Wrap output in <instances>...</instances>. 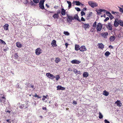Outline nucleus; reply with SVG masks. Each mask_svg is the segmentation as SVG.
Segmentation results:
<instances>
[{"mask_svg":"<svg viewBox=\"0 0 123 123\" xmlns=\"http://www.w3.org/2000/svg\"><path fill=\"white\" fill-rule=\"evenodd\" d=\"M103 116L101 113L100 112H99V118L100 119H102L103 118Z\"/></svg>","mask_w":123,"mask_h":123,"instance_id":"58836bf2","label":"nucleus"},{"mask_svg":"<svg viewBox=\"0 0 123 123\" xmlns=\"http://www.w3.org/2000/svg\"><path fill=\"white\" fill-rule=\"evenodd\" d=\"M74 2L76 3V5L77 6H80V3L79 1H75Z\"/></svg>","mask_w":123,"mask_h":123,"instance_id":"4c0bfd02","label":"nucleus"},{"mask_svg":"<svg viewBox=\"0 0 123 123\" xmlns=\"http://www.w3.org/2000/svg\"><path fill=\"white\" fill-rule=\"evenodd\" d=\"M56 41L55 40H53L51 44L52 46L53 47H56L57 46L56 44Z\"/></svg>","mask_w":123,"mask_h":123,"instance_id":"2eb2a0df","label":"nucleus"},{"mask_svg":"<svg viewBox=\"0 0 123 123\" xmlns=\"http://www.w3.org/2000/svg\"><path fill=\"white\" fill-rule=\"evenodd\" d=\"M118 19H116L114 22V25L116 27H117L119 25V23L118 22Z\"/></svg>","mask_w":123,"mask_h":123,"instance_id":"9b49d317","label":"nucleus"},{"mask_svg":"<svg viewBox=\"0 0 123 123\" xmlns=\"http://www.w3.org/2000/svg\"><path fill=\"white\" fill-rule=\"evenodd\" d=\"M29 84H30L29 83H28V84H25V85H26L27 87H29V86H28L29 85Z\"/></svg>","mask_w":123,"mask_h":123,"instance_id":"69168bd1","label":"nucleus"},{"mask_svg":"<svg viewBox=\"0 0 123 123\" xmlns=\"http://www.w3.org/2000/svg\"><path fill=\"white\" fill-rule=\"evenodd\" d=\"M92 15V13L91 12H90L88 14H87V16L86 17V19L87 20H88L90 19V17Z\"/></svg>","mask_w":123,"mask_h":123,"instance_id":"dca6fc26","label":"nucleus"},{"mask_svg":"<svg viewBox=\"0 0 123 123\" xmlns=\"http://www.w3.org/2000/svg\"><path fill=\"white\" fill-rule=\"evenodd\" d=\"M98 11V12H100L101 13V12H103L104 13H105L106 12V11L105 10L103 9H99Z\"/></svg>","mask_w":123,"mask_h":123,"instance_id":"c756f323","label":"nucleus"},{"mask_svg":"<svg viewBox=\"0 0 123 123\" xmlns=\"http://www.w3.org/2000/svg\"><path fill=\"white\" fill-rule=\"evenodd\" d=\"M81 16H83L84 15H85V12H84L83 11H81Z\"/></svg>","mask_w":123,"mask_h":123,"instance_id":"8fccbe9b","label":"nucleus"},{"mask_svg":"<svg viewBox=\"0 0 123 123\" xmlns=\"http://www.w3.org/2000/svg\"><path fill=\"white\" fill-rule=\"evenodd\" d=\"M44 0H42L40 1L39 3V5L44 4Z\"/></svg>","mask_w":123,"mask_h":123,"instance_id":"c9c22d12","label":"nucleus"},{"mask_svg":"<svg viewBox=\"0 0 123 123\" xmlns=\"http://www.w3.org/2000/svg\"><path fill=\"white\" fill-rule=\"evenodd\" d=\"M30 4L32 6H33L34 5V4L32 1H31L30 3Z\"/></svg>","mask_w":123,"mask_h":123,"instance_id":"4d7b16f0","label":"nucleus"},{"mask_svg":"<svg viewBox=\"0 0 123 123\" xmlns=\"http://www.w3.org/2000/svg\"><path fill=\"white\" fill-rule=\"evenodd\" d=\"M42 50L40 48H38L35 50V54L37 55H39L42 53Z\"/></svg>","mask_w":123,"mask_h":123,"instance_id":"20e7f679","label":"nucleus"},{"mask_svg":"<svg viewBox=\"0 0 123 123\" xmlns=\"http://www.w3.org/2000/svg\"><path fill=\"white\" fill-rule=\"evenodd\" d=\"M17 46L18 48H21L22 46V45L20 43L17 42L16 43Z\"/></svg>","mask_w":123,"mask_h":123,"instance_id":"a878e982","label":"nucleus"},{"mask_svg":"<svg viewBox=\"0 0 123 123\" xmlns=\"http://www.w3.org/2000/svg\"><path fill=\"white\" fill-rule=\"evenodd\" d=\"M110 54V53L109 51H107L105 53V56H108Z\"/></svg>","mask_w":123,"mask_h":123,"instance_id":"2f4dec72","label":"nucleus"},{"mask_svg":"<svg viewBox=\"0 0 123 123\" xmlns=\"http://www.w3.org/2000/svg\"><path fill=\"white\" fill-rule=\"evenodd\" d=\"M6 98L4 94H1L0 95V102L5 104L6 103Z\"/></svg>","mask_w":123,"mask_h":123,"instance_id":"f257e3e1","label":"nucleus"},{"mask_svg":"<svg viewBox=\"0 0 123 123\" xmlns=\"http://www.w3.org/2000/svg\"><path fill=\"white\" fill-rule=\"evenodd\" d=\"M18 53H16L14 55V57L15 59H18Z\"/></svg>","mask_w":123,"mask_h":123,"instance_id":"f704fd0d","label":"nucleus"},{"mask_svg":"<svg viewBox=\"0 0 123 123\" xmlns=\"http://www.w3.org/2000/svg\"><path fill=\"white\" fill-rule=\"evenodd\" d=\"M115 103L117 104V105L119 107H121V106L122 103L120 100H117L115 102Z\"/></svg>","mask_w":123,"mask_h":123,"instance_id":"a211bd4d","label":"nucleus"},{"mask_svg":"<svg viewBox=\"0 0 123 123\" xmlns=\"http://www.w3.org/2000/svg\"><path fill=\"white\" fill-rule=\"evenodd\" d=\"M73 71L75 74H77L78 71L76 69H74L73 70Z\"/></svg>","mask_w":123,"mask_h":123,"instance_id":"79ce46f5","label":"nucleus"},{"mask_svg":"<svg viewBox=\"0 0 123 123\" xmlns=\"http://www.w3.org/2000/svg\"><path fill=\"white\" fill-rule=\"evenodd\" d=\"M33 97H37L38 98H41V97L40 96H39L38 95H37V94L36 93L35 94V95H33Z\"/></svg>","mask_w":123,"mask_h":123,"instance_id":"72a5a7b5","label":"nucleus"},{"mask_svg":"<svg viewBox=\"0 0 123 123\" xmlns=\"http://www.w3.org/2000/svg\"><path fill=\"white\" fill-rule=\"evenodd\" d=\"M98 11V12H100L101 13V12H103L104 13H105L106 12V11L105 10L103 9H99Z\"/></svg>","mask_w":123,"mask_h":123,"instance_id":"c85d7f7f","label":"nucleus"},{"mask_svg":"<svg viewBox=\"0 0 123 123\" xmlns=\"http://www.w3.org/2000/svg\"><path fill=\"white\" fill-rule=\"evenodd\" d=\"M0 43H2L3 44H6V43L2 39H0Z\"/></svg>","mask_w":123,"mask_h":123,"instance_id":"49530a36","label":"nucleus"},{"mask_svg":"<svg viewBox=\"0 0 123 123\" xmlns=\"http://www.w3.org/2000/svg\"><path fill=\"white\" fill-rule=\"evenodd\" d=\"M106 28L109 30H111L112 29V25L110 23H108V25H107L106 26Z\"/></svg>","mask_w":123,"mask_h":123,"instance_id":"6e6552de","label":"nucleus"},{"mask_svg":"<svg viewBox=\"0 0 123 123\" xmlns=\"http://www.w3.org/2000/svg\"><path fill=\"white\" fill-rule=\"evenodd\" d=\"M39 7L40 8L42 9H44V4L39 5Z\"/></svg>","mask_w":123,"mask_h":123,"instance_id":"e433bc0d","label":"nucleus"},{"mask_svg":"<svg viewBox=\"0 0 123 123\" xmlns=\"http://www.w3.org/2000/svg\"><path fill=\"white\" fill-rule=\"evenodd\" d=\"M74 20V19H76L79 22H81L80 20L79 19V17L77 14H75L74 15V17H73Z\"/></svg>","mask_w":123,"mask_h":123,"instance_id":"4468645a","label":"nucleus"},{"mask_svg":"<svg viewBox=\"0 0 123 123\" xmlns=\"http://www.w3.org/2000/svg\"><path fill=\"white\" fill-rule=\"evenodd\" d=\"M100 34L102 37L105 38H107V36L108 35V34L107 32H104L101 33Z\"/></svg>","mask_w":123,"mask_h":123,"instance_id":"0eeeda50","label":"nucleus"},{"mask_svg":"<svg viewBox=\"0 0 123 123\" xmlns=\"http://www.w3.org/2000/svg\"><path fill=\"white\" fill-rule=\"evenodd\" d=\"M34 3H35L37 4L39 2V0H33Z\"/></svg>","mask_w":123,"mask_h":123,"instance_id":"de8ad7c7","label":"nucleus"},{"mask_svg":"<svg viewBox=\"0 0 123 123\" xmlns=\"http://www.w3.org/2000/svg\"><path fill=\"white\" fill-rule=\"evenodd\" d=\"M75 9L78 11H80V9L78 7H75Z\"/></svg>","mask_w":123,"mask_h":123,"instance_id":"3c124183","label":"nucleus"},{"mask_svg":"<svg viewBox=\"0 0 123 123\" xmlns=\"http://www.w3.org/2000/svg\"><path fill=\"white\" fill-rule=\"evenodd\" d=\"M103 27V25L100 23H98L97 25L96 29L98 32H100L102 30Z\"/></svg>","mask_w":123,"mask_h":123,"instance_id":"f03ea898","label":"nucleus"},{"mask_svg":"<svg viewBox=\"0 0 123 123\" xmlns=\"http://www.w3.org/2000/svg\"><path fill=\"white\" fill-rule=\"evenodd\" d=\"M59 17V14L57 13H55L53 16V17L55 19L58 18Z\"/></svg>","mask_w":123,"mask_h":123,"instance_id":"5701e85b","label":"nucleus"},{"mask_svg":"<svg viewBox=\"0 0 123 123\" xmlns=\"http://www.w3.org/2000/svg\"><path fill=\"white\" fill-rule=\"evenodd\" d=\"M64 34L65 35L67 36L69 35V33L68 31H64L63 32Z\"/></svg>","mask_w":123,"mask_h":123,"instance_id":"c03bdc74","label":"nucleus"},{"mask_svg":"<svg viewBox=\"0 0 123 123\" xmlns=\"http://www.w3.org/2000/svg\"><path fill=\"white\" fill-rule=\"evenodd\" d=\"M73 103L75 104H77V102L74 100L73 101Z\"/></svg>","mask_w":123,"mask_h":123,"instance_id":"0e129e2a","label":"nucleus"},{"mask_svg":"<svg viewBox=\"0 0 123 123\" xmlns=\"http://www.w3.org/2000/svg\"><path fill=\"white\" fill-rule=\"evenodd\" d=\"M71 62L72 64H79L81 63V62L78 60H77L75 59L72 60Z\"/></svg>","mask_w":123,"mask_h":123,"instance_id":"1a4fd4ad","label":"nucleus"},{"mask_svg":"<svg viewBox=\"0 0 123 123\" xmlns=\"http://www.w3.org/2000/svg\"><path fill=\"white\" fill-rule=\"evenodd\" d=\"M67 21L68 22L70 23L72 21V20H74L73 17L72 16L67 15Z\"/></svg>","mask_w":123,"mask_h":123,"instance_id":"423d86ee","label":"nucleus"},{"mask_svg":"<svg viewBox=\"0 0 123 123\" xmlns=\"http://www.w3.org/2000/svg\"><path fill=\"white\" fill-rule=\"evenodd\" d=\"M62 86H57V90H61Z\"/></svg>","mask_w":123,"mask_h":123,"instance_id":"a18cd8bd","label":"nucleus"},{"mask_svg":"<svg viewBox=\"0 0 123 123\" xmlns=\"http://www.w3.org/2000/svg\"><path fill=\"white\" fill-rule=\"evenodd\" d=\"M65 89V87H62V86L61 88V90H64Z\"/></svg>","mask_w":123,"mask_h":123,"instance_id":"680f3d73","label":"nucleus"},{"mask_svg":"<svg viewBox=\"0 0 123 123\" xmlns=\"http://www.w3.org/2000/svg\"><path fill=\"white\" fill-rule=\"evenodd\" d=\"M77 74H81V72L80 71H78V73H77Z\"/></svg>","mask_w":123,"mask_h":123,"instance_id":"e2e57ef3","label":"nucleus"},{"mask_svg":"<svg viewBox=\"0 0 123 123\" xmlns=\"http://www.w3.org/2000/svg\"><path fill=\"white\" fill-rule=\"evenodd\" d=\"M47 96H48V95H47L46 96H43V98H42V100L43 101H44L45 102H46V101H45V98H47Z\"/></svg>","mask_w":123,"mask_h":123,"instance_id":"37998d69","label":"nucleus"},{"mask_svg":"<svg viewBox=\"0 0 123 123\" xmlns=\"http://www.w3.org/2000/svg\"><path fill=\"white\" fill-rule=\"evenodd\" d=\"M19 108L22 109H23V108L25 109L26 108H27V106H25L24 105H22V104L21 105L19 106Z\"/></svg>","mask_w":123,"mask_h":123,"instance_id":"bb28decb","label":"nucleus"},{"mask_svg":"<svg viewBox=\"0 0 123 123\" xmlns=\"http://www.w3.org/2000/svg\"><path fill=\"white\" fill-rule=\"evenodd\" d=\"M80 50L81 51H84L86 50V49L84 46H82L80 48Z\"/></svg>","mask_w":123,"mask_h":123,"instance_id":"9d476101","label":"nucleus"},{"mask_svg":"<svg viewBox=\"0 0 123 123\" xmlns=\"http://www.w3.org/2000/svg\"><path fill=\"white\" fill-rule=\"evenodd\" d=\"M109 93L108 92L105 90L103 91V94L106 96H107L109 95Z\"/></svg>","mask_w":123,"mask_h":123,"instance_id":"4be33fe9","label":"nucleus"},{"mask_svg":"<svg viewBox=\"0 0 123 123\" xmlns=\"http://www.w3.org/2000/svg\"><path fill=\"white\" fill-rule=\"evenodd\" d=\"M68 71H72V69L71 68H68Z\"/></svg>","mask_w":123,"mask_h":123,"instance_id":"774afa93","label":"nucleus"},{"mask_svg":"<svg viewBox=\"0 0 123 123\" xmlns=\"http://www.w3.org/2000/svg\"><path fill=\"white\" fill-rule=\"evenodd\" d=\"M98 46L99 48L103 49L104 48V45L102 43H99L98 44Z\"/></svg>","mask_w":123,"mask_h":123,"instance_id":"ddd939ff","label":"nucleus"},{"mask_svg":"<svg viewBox=\"0 0 123 123\" xmlns=\"http://www.w3.org/2000/svg\"><path fill=\"white\" fill-rule=\"evenodd\" d=\"M109 17L111 19H112L114 18L113 16L111 14L110 16Z\"/></svg>","mask_w":123,"mask_h":123,"instance_id":"6e6d98bb","label":"nucleus"},{"mask_svg":"<svg viewBox=\"0 0 123 123\" xmlns=\"http://www.w3.org/2000/svg\"><path fill=\"white\" fill-rule=\"evenodd\" d=\"M79 46L78 45L76 44L75 45V50H76L78 51L80 50Z\"/></svg>","mask_w":123,"mask_h":123,"instance_id":"393cba45","label":"nucleus"},{"mask_svg":"<svg viewBox=\"0 0 123 123\" xmlns=\"http://www.w3.org/2000/svg\"><path fill=\"white\" fill-rule=\"evenodd\" d=\"M118 22L119 23V24L121 26L123 27V22L122 20H120L118 21Z\"/></svg>","mask_w":123,"mask_h":123,"instance_id":"7c9ffc66","label":"nucleus"},{"mask_svg":"<svg viewBox=\"0 0 123 123\" xmlns=\"http://www.w3.org/2000/svg\"><path fill=\"white\" fill-rule=\"evenodd\" d=\"M82 26L85 30L87 28H89L90 27V25L88 24H83Z\"/></svg>","mask_w":123,"mask_h":123,"instance_id":"f8f14e48","label":"nucleus"},{"mask_svg":"<svg viewBox=\"0 0 123 123\" xmlns=\"http://www.w3.org/2000/svg\"><path fill=\"white\" fill-rule=\"evenodd\" d=\"M115 39V37L114 36H111L109 38L110 41L111 42L113 41Z\"/></svg>","mask_w":123,"mask_h":123,"instance_id":"f3484780","label":"nucleus"},{"mask_svg":"<svg viewBox=\"0 0 123 123\" xmlns=\"http://www.w3.org/2000/svg\"><path fill=\"white\" fill-rule=\"evenodd\" d=\"M88 4L92 7L93 8L98 6V4L95 2L90 1L88 2Z\"/></svg>","mask_w":123,"mask_h":123,"instance_id":"7ed1b4c3","label":"nucleus"},{"mask_svg":"<svg viewBox=\"0 0 123 123\" xmlns=\"http://www.w3.org/2000/svg\"><path fill=\"white\" fill-rule=\"evenodd\" d=\"M55 78L56 79V80L57 81L60 78V77L59 75H55Z\"/></svg>","mask_w":123,"mask_h":123,"instance_id":"473e14b6","label":"nucleus"},{"mask_svg":"<svg viewBox=\"0 0 123 123\" xmlns=\"http://www.w3.org/2000/svg\"><path fill=\"white\" fill-rule=\"evenodd\" d=\"M118 7L119 8L120 11L122 13H123V8H122L120 7Z\"/></svg>","mask_w":123,"mask_h":123,"instance_id":"09e8293b","label":"nucleus"},{"mask_svg":"<svg viewBox=\"0 0 123 123\" xmlns=\"http://www.w3.org/2000/svg\"><path fill=\"white\" fill-rule=\"evenodd\" d=\"M83 75L84 77H87L89 76L88 73L87 72H85L83 74Z\"/></svg>","mask_w":123,"mask_h":123,"instance_id":"aec40b11","label":"nucleus"},{"mask_svg":"<svg viewBox=\"0 0 123 123\" xmlns=\"http://www.w3.org/2000/svg\"><path fill=\"white\" fill-rule=\"evenodd\" d=\"M9 25L7 24H6L3 26L4 29L6 30H8Z\"/></svg>","mask_w":123,"mask_h":123,"instance_id":"6ab92c4d","label":"nucleus"},{"mask_svg":"<svg viewBox=\"0 0 123 123\" xmlns=\"http://www.w3.org/2000/svg\"><path fill=\"white\" fill-rule=\"evenodd\" d=\"M106 15L109 17L111 14L109 12L106 11Z\"/></svg>","mask_w":123,"mask_h":123,"instance_id":"a19ab883","label":"nucleus"},{"mask_svg":"<svg viewBox=\"0 0 123 123\" xmlns=\"http://www.w3.org/2000/svg\"><path fill=\"white\" fill-rule=\"evenodd\" d=\"M111 13L113 14H115V13L117 14H118V12H114L113 11H112L111 12Z\"/></svg>","mask_w":123,"mask_h":123,"instance_id":"603ef678","label":"nucleus"},{"mask_svg":"<svg viewBox=\"0 0 123 123\" xmlns=\"http://www.w3.org/2000/svg\"><path fill=\"white\" fill-rule=\"evenodd\" d=\"M65 46H66V47L67 48V46H68V43H66L65 44Z\"/></svg>","mask_w":123,"mask_h":123,"instance_id":"338daca9","label":"nucleus"},{"mask_svg":"<svg viewBox=\"0 0 123 123\" xmlns=\"http://www.w3.org/2000/svg\"><path fill=\"white\" fill-rule=\"evenodd\" d=\"M67 2L68 4V7L69 9L70 8L71 6V3L70 1H67Z\"/></svg>","mask_w":123,"mask_h":123,"instance_id":"cd10ccee","label":"nucleus"},{"mask_svg":"<svg viewBox=\"0 0 123 123\" xmlns=\"http://www.w3.org/2000/svg\"><path fill=\"white\" fill-rule=\"evenodd\" d=\"M80 20L83 21H85V19L83 17H81Z\"/></svg>","mask_w":123,"mask_h":123,"instance_id":"13d9d810","label":"nucleus"},{"mask_svg":"<svg viewBox=\"0 0 123 123\" xmlns=\"http://www.w3.org/2000/svg\"><path fill=\"white\" fill-rule=\"evenodd\" d=\"M109 18L107 17L104 20V21L105 22H106L107 20H109Z\"/></svg>","mask_w":123,"mask_h":123,"instance_id":"864d4df0","label":"nucleus"},{"mask_svg":"<svg viewBox=\"0 0 123 123\" xmlns=\"http://www.w3.org/2000/svg\"><path fill=\"white\" fill-rule=\"evenodd\" d=\"M61 60L60 59L59 57H57L56 58L55 60V62L56 63H58Z\"/></svg>","mask_w":123,"mask_h":123,"instance_id":"b1692460","label":"nucleus"},{"mask_svg":"<svg viewBox=\"0 0 123 123\" xmlns=\"http://www.w3.org/2000/svg\"><path fill=\"white\" fill-rule=\"evenodd\" d=\"M42 109L43 110H47V109L46 107H42Z\"/></svg>","mask_w":123,"mask_h":123,"instance_id":"052dcab7","label":"nucleus"},{"mask_svg":"<svg viewBox=\"0 0 123 123\" xmlns=\"http://www.w3.org/2000/svg\"><path fill=\"white\" fill-rule=\"evenodd\" d=\"M104 122L105 123H110L109 122L107 119H105L104 120Z\"/></svg>","mask_w":123,"mask_h":123,"instance_id":"5fc2aeb1","label":"nucleus"},{"mask_svg":"<svg viewBox=\"0 0 123 123\" xmlns=\"http://www.w3.org/2000/svg\"><path fill=\"white\" fill-rule=\"evenodd\" d=\"M96 24L97 22L96 21L94 23H93L92 25V26L93 28H95L96 26Z\"/></svg>","mask_w":123,"mask_h":123,"instance_id":"ea45409f","label":"nucleus"},{"mask_svg":"<svg viewBox=\"0 0 123 123\" xmlns=\"http://www.w3.org/2000/svg\"><path fill=\"white\" fill-rule=\"evenodd\" d=\"M61 14L62 15H65L66 14V11L63 8L61 9Z\"/></svg>","mask_w":123,"mask_h":123,"instance_id":"412c9836","label":"nucleus"},{"mask_svg":"<svg viewBox=\"0 0 123 123\" xmlns=\"http://www.w3.org/2000/svg\"><path fill=\"white\" fill-rule=\"evenodd\" d=\"M46 75L47 77L51 79H53L55 78V76L49 73H47Z\"/></svg>","mask_w":123,"mask_h":123,"instance_id":"39448f33","label":"nucleus"},{"mask_svg":"<svg viewBox=\"0 0 123 123\" xmlns=\"http://www.w3.org/2000/svg\"><path fill=\"white\" fill-rule=\"evenodd\" d=\"M30 87L29 86V87H31L32 88H33L34 87V86L32 84H30Z\"/></svg>","mask_w":123,"mask_h":123,"instance_id":"bf43d9fd","label":"nucleus"}]
</instances>
